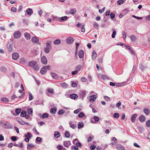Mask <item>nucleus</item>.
<instances>
[{
	"mask_svg": "<svg viewBox=\"0 0 150 150\" xmlns=\"http://www.w3.org/2000/svg\"><path fill=\"white\" fill-rule=\"evenodd\" d=\"M51 48V44L49 42H47L46 44V47L44 48V51L47 54L49 53L50 51Z\"/></svg>",
	"mask_w": 150,
	"mask_h": 150,
	"instance_id": "f257e3e1",
	"label": "nucleus"
},
{
	"mask_svg": "<svg viewBox=\"0 0 150 150\" xmlns=\"http://www.w3.org/2000/svg\"><path fill=\"white\" fill-rule=\"evenodd\" d=\"M32 135L30 132H28L24 135L25 138L24 141L26 142H28L30 140V139L32 137Z\"/></svg>",
	"mask_w": 150,
	"mask_h": 150,
	"instance_id": "f03ea898",
	"label": "nucleus"
},
{
	"mask_svg": "<svg viewBox=\"0 0 150 150\" xmlns=\"http://www.w3.org/2000/svg\"><path fill=\"white\" fill-rule=\"evenodd\" d=\"M7 47L8 51L11 52L13 49V42L12 41H9L7 45Z\"/></svg>",
	"mask_w": 150,
	"mask_h": 150,
	"instance_id": "7ed1b4c3",
	"label": "nucleus"
},
{
	"mask_svg": "<svg viewBox=\"0 0 150 150\" xmlns=\"http://www.w3.org/2000/svg\"><path fill=\"white\" fill-rule=\"evenodd\" d=\"M21 33L19 31L15 32L13 33V36L15 38H19L21 36Z\"/></svg>",
	"mask_w": 150,
	"mask_h": 150,
	"instance_id": "20e7f679",
	"label": "nucleus"
},
{
	"mask_svg": "<svg viewBox=\"0 0 150 150\" xmlns=\"http://www.w3.org/2000/svg\"><path fill=\"white\" fill-rule=\"evenodd\" d=\"M41 60L42 64L45 65L47 64V60L45 56H42L41 58Z\"/></svg>",
	"mask_w": 150,
	"mask_h": 150,
	"instance_id": "39448f33",
	"label": "nucleus"
},
{
	"mask_svg": "<svg viewBox=\"0 0 150 150\" xmlns=\"http://www.w3.org/2000/svg\"><path fill=\"white\" fill-rule=\"evenodd\" d=\"M49 93L53 94L54 93V90L52 88H48L47 89V92L46 93V95L48 96H50Z\"/></svg>",
	"mask_w": 150,
	"mask_h": 150,
	"instance_id": "423d86ee",
	"label": "nucleus"
},
{
	"mask_svg": "<svg viewBox=\"0 0 150 150\" xmlns=\"http://www.w3.org/2000/svg\"><path fill=\"white\" fill-rule=\"evenodd\" d=\"M66 40L67 43L71 44L73 43L74 41V39L72 37H69L67 38Z\"/></svg>",
	"mask_w": 150,
	"mask_h": 150,
	"instance_id": "0eeeda50",
	"label": "nucleus"
},
{
	"mask_svg": "<svg viewBox=\"0 0 150 150\" xmlns=\"http://www.w3.org/2000/svg\"><path fill=\"white\" fill-rule=\"evenodd\" d=\"M25 12H26V13L25 14V15H26L27 14L28 15L30 16L33 13V10L31 8H28Z\"/></svg>",
	"mask_w": 150,
	"mask_h": 150,
	"instance_id": "6e6552de",
	"label": "nucleus"
},
{
	"mask_svg": "<svg viewBox=\"0 0 150 150\" xmlns=\"http://www.w3.org/2000/svg\"><path fill=\"white\" fill-rule=\"evenodd\" d=\"M78 54L80 58H82L84 57V52L83 50H81L79 51Z\"/></svg>",
	"mask_w": 150,
	"mask_h": 150,
	"instance_id": "1a4fd4ad",
	"label": "nucleus"
},
{
	"mask_svg": "<svg viewBox=\"0 0 150 150\" xmlns=\"http://www.w3.org/2000/svg\"><path fill=\"white\" fill-rule=\"evenodd\" d=\"M4 127L6 129H11L12 128V126L8 122H7L4 124Z\"/></svg>",
	"mask_w": 150,
	"mask_h": 150,
	"instance_id": "9d476101",
	"label": "nucleus"
},
{
	"mask_svg": "<svg viewBox=\"0 0 150 150\" xmlns=\"http://www.w3.org/2000/svg\"><path fill=\"white\" fill-rule=\"evenodd\" d=\"M38 115L40 118H45L49 117V114L47 113H45L43 114L42 115L41 114H38Z\"/></svg>",
	"mask_w": 150,
	"mask_h": 150,
	"instance_id": "9b49d317",
	"label": "nucleus"
},
{
	"mask_svg": "<svg viewBox=\"0 0 150 150\" xmlns=\"http://www.w3.org/2000/svg\"><path fill=\"white\" fill-rule=\"evenodd\" d=\"M36 64V62L34 60L30 61L28 63V66L32 67H33Z\"/></svg>",
	"mask_w": 150,
	"mask_h": 150,
	"instance_id": "f8f14e48",
	"label": "nucleus"
},
{
	"mask_svg": "<svg viewBox=\"0 0 150 150\" xmlns=\"http://www.w3.org/2000/svg\"><path fill=\"white\" fill-rule=\"evenodd\" d=\"M19 57V55L17 53H13L12 55V58L14 60L17 59Z\"/></svg>",
	"mask_w": 150,
	"mask_h": 150,
	"instance_id": "ddd939ff",
	"label": "nucleus"
},
{
	"mask_svg": "<svg viewBox=\"0 0 150 150\" xmlns=\"http://www.w3.org/2000/svg\"><path fill=\"white\" fill-rule=\"evenodd\" d=\"M71 144V142L70 141H65L63 142L64 146L67 147H68Z\"/></svg>",
	"mask_w": 150,
	"mask_h": 150,
	"instance_id": "4468645a",
	"label": "nucleus"
},
{
	"mask_svg": "<svg viewBox=\"0 0 150 150\" xmlns=\"http://www.w3.org/2000/svg\"><path fill=\"white\" fill-rule=\"evenodd\" d=\"M32 42L34 43H37L39 41V39L36 37H33L31 39Z\"/></svg>",
	"mask_w": 150,
	"mask_h": 150,
	"instance_id": "2eb2a0df",
	"label": "nucleus"
},
{
	"mask_svg": "<svg viewBox=\"0 0 150 150\" xmlns=\"http://www.w3.org/2000/svg\"><path fill=\"white\" fill-rule=\"evenodd\" d=\"M54 137L56 138H58L61 136L60 133L58 131H55L54 132Z\"/></svg>",
	"mask_w": 150,
	"mask_h": 150,
	"instance_id": "dca6fc26",
	"label": "nucleus"
},
{
	"mask_svg": "<svg viewBox=\"0 0 150 150\" xmlns=\"http://www.w3.org/2000/svg\"><path fill=\"white\" fill-rule=\"evenodd\" d=\"M47 72V69L45 67H42L40 70V73L42 74H45Z\"/></svg>",
	"mask_w": 150,
	"mask_h": 150,
	"instance_id": "f3484780",
	"label": "nucleus"
},
{
	"mask_svg": "<svg viewBox=\"0 0 150 150\" xmlns=\"http://www.w3.org/2000/svg\"><path fill=\"white\" fill-rule=\"evenodd\" d=\"M96 98V96L95 95H92L90 97V101L91 102H94Z\"/></svg>",
	"mask_w": 150,
	"mask_h": 150,
	"instance_id": "a211bd4d",
	"label": "nucleus"
},
{
	"mask_svg": "<svg viewBox=\"0 0 150 150\" xmlns=\"http://www.w3.org/2000/svg\"><path fill=\"white\" fill-rule=\"evenodd\" d=\"M116 147L118 150H125L124 147L120 144H117L116 146Z\"/></svg>",
	"mask_w": 150,
	"mask_h": 150,
	"instance_id": "6ab92c4d",
	"label": "nucleus"
},
{
	"mask_svg": "<svg viewBox=\"0 0 150 150\" xmlns=\"http://www.w3.org/2000/svg\"><path fill=\"white\" fill-rule=\"evenodd\" d=\"M50 75L53 78L55 79H58V75L54 73H51Z\"/></svg>",
	"mask_w": 150,
	"mask_h": 150,
	"instance_id": "aec40b11",
	"label": "nucleus"
},
{
	"mask_svg": "<svg viewBox=\"0 0 150 150\" xmlns=\"http://www.w3.org/2000/svg\"><path fill=\"white\" fill-rule=\"evenodd\" d=\"M24 35L25 38L28 40H29L30 38V34L27 32H25L24 33Z\"/></svg>",
	"mask_w": 150,
	"mask_h": 150,
	"instance_id": "412c9836",
	"label": "nucleus"
},
{
	"mask_svg": "<svg viewBox=\"0 0 150 150\" xmlns=\"http://www.w3.org/2000/svg\"><path fill=\"white\" fill-rule=\"evenodd\" d=\"M0 100L1 101L6 103H7L9 102L8 99L6 97H1V98Z\"/></svg>",
	"mask_w": 150,
	"mask_h": 150,
	"instance_id": "4be33fe9",
	"label": "nucleus"
},
{
	"mask_svg": "<svg viewBox=\"0 0 150 150\" xmlns=\"http://www.w3.org/2000/svg\"><path fill=\"white\" fill-rule=\"evenodd\" d=\"M137 115L136 114H134L132 115L131 116V121L133 122H135L136 117H137Z\"/></svg>",
	"mask_w": 150,
	"mask_h": 150,
	"instance_id": "5701e85b",
	"label": "nucleus"
},
{
	"mask_svg": "<svg viewBox=\"0 0 150 150\" xmlns=\"http://www.w3.org/2000/svg\"><path fill=\"white\" fill-rule=\"evenodd\" d=\"M57 108H51L50 110V112L51 114H54L57 111Z\"/></svg>",
	"mask_w": 150,
	"mask_h": 150,
	"instance_id": "b1692460",
	"label": "nucleus"
},
{
	"mask_svg": "<svg viewBox=\"0 0 150 150\" xmlns=\"http://www.w3.org/2000/svg\"><path fill=\"white\" fill-rule=\"evenodd\" d=\"M57 148L58 150H67L65 148L60 145H59L57 146Z\"/></svg>",
	"mask_w": 150,
	"mask_h": 150,
	"instance_id": "393cba45",
	"label": "nucleus"
},
{
	"mask_svg": "<svg viewBox=\"0 0 150 150\" xmlns=\"http://www.w3.org/2000/svg\"><path fill=\"white\" fill-rule=\"evenodd\" d=\"M67 18L68 17L66 16L59 17V22H63L64 21L67 20Z\"/></svg>",
	"mask_w": 150,
	"mask_h": 150,
	"instance_id": "a878e982",
	"label": "nucleus"
},
{
	"mask_svg": "<svg viewBox=\"0 0 150 150\" xmlns=\"http://www.w3.org/2000/svg\"><path fill=\"white\" fill-rule=\"evenodd\" d=\"M35 145L33 144H28L27 149L28 150H30V148H33L35 147Z\"/></svg>",
	"mask_w": 150,
	"mask_h": 150,
	"instance_id": "bb28decb",
	"label": "nucleus"
},
{
	"mask_svg": "<svg viewBox=\"0 0 150 150\" xmlns=\"http://www.w3.org/2000/svg\"><path fill=\"white\" fill-rule=\"evenodd\" d=\"M27 114V112L25 110H22L20 114L21 116L23 117H25L26 116V115Z\"/></svg>",
	"mask_w": 150,
	"mask_h": 150,
	"instance_id": "cd10ccee",
	"label": "nucleus"
},
{
	"mask_svg": "<svg viewBox=\"0 0 150 150\" xmlns=\"http://www.w3.org/2000/svg\"><path fill=\"white\" fill-rule=\"evenodd\" d=\"M97 53L95 51H93L92 55V58L93 60H94L97 56Z\"/></svg>",
	"mask_w": 150,
	"mask_h": 150,
	"instance_id": "c85d7f7f",
	"label": "nucleus"
},
{
	"mask_svg": "<svg viewBox=\"0 0 150 150\" xmlns=\"http://www.w3.org/2000/svg\"><path fill=\"white\" fill-rule=\"evenodd\" d=\"M61 40L59 39H57L55 40L53 42V44L55 45H58L60 44Z\"/></svg>",
	"mask_w": 150,
	"mask_h": 150,
	"instance_id": "c756f323",
	"label": "nucleus"
},
{
	"mask_svg": "<svg viewBox=\"0 0 150 150\" xmlns=\"http://www.w3.org/2000/svg\"><path fill=\"white\" fill-rule=\"evenodd\" d=\"M139 120L142 122H144L145 120V117L144 116H141L139 118Z\"/></svg>",
	"mask_w": 150,
	"mask_h": 150,
	"instance_id": "7c9ffc66",
	"label": "nucleus"
},
{
	"mask_svg": "<svg viewBox=\"0 0 150 150\" xmlns=\"http://www.w3.org/2000/svg\"><path fill=\"white\" fill-rule=\"evenodd\" d=\"M65 112V111L62 109H60L58 112V114L59 115H61L63 114Z\"/></svg>",
	"mask_w": 150,
	"mask_h": 150,
	"instance_id": "2f4dec72",
	"label": "nucleus"
},
{
	"mask_svg": "<svg viewBox=\"0 0 150 150\" xmlns=\"http://www.w3.org/2000/svg\"><path fill=\"white\" fill-rule=\"evenodd\" d=\"M52 19L53 21H59V17L54 16L53 15L51 16Z\"/></svg>",
	"mask_w": 150,
	"mask_h": 150,
	"instance_id": "473e14b6",
	"label": "nucleus"
},
{
	"mask_svg": "<svg viewBox=\"0 0 150 150\" xmlns=\"http://www.w3.org/2000/svg\"><path fill=\"white\" fill-rule=\"evenodd\" d=\"M125 84V82L121 83H116V86L117 87H120L124 86Z\"/></svg>",
	"mask_w": 150,
	"mask_h": 150,
	"instance_id": "72a5a7b5",
	"label": "nucleus"
},
{
	"mask_svg": "<svg viewBox=\"0 0 150 150\" xmlns=\"http://www.w3.org/2000/svg\"><path fill=\"white\" fill-rule=\"evenodd\" d=\"M21 111V109L20 108H17L15 110V112L16 115H18Z\"/></svg>",
	"mask_w": 150,
	"mask_h": 150,
	"instance_id": "f704fd0d",
	"label": "nucleus"
},
{
	"mask_svg": "<svg viewBox=\"0 0 150 150\" xmlns=\"http://www.w3.org/2000/svg\"><path fill=\"white\" fill-rule=\"evenodd\" d=\"M28 96H29V98L28 100L29 101H30L32 100L33 98V97L32 94L30 92H28Z\"/></svg>",
	"mask_w": 150,
	"mask_h": 150,
	"instance_id": "c9c22d12",
	"label": "nucleus"
},
{
	"mask_svg": "<svg viewBox=\"0 0 150 150\" xmlns=\"http://www.w3.org/2000/svg\"><path fill=\"white\" fill-rule=\"evenodd\" d=\"M0 70L1 71L4 72L6 71L7 69L6 67H5L3 66L1 67Z\"/></svg>",
	"mask_w": 150,
	"mask_h": 150,
	"instance_id": "e433bc0d",
	"label": "nucleus"
},
{
	"mask_svg": "<svg viewBox=\"0 0 150 150\" xmlns=\"http://www.w3.org/2000/svg\"><path fill=\"white\" fill-rule=\"evenodd\" d=\"M66 138H69L70 136L69 133L67 131H66L64 134Z\"/></svg>",
	"mask_w": 150,
	"mask_h": 150,
	"instance_id": "4c0bfd02",
	"label": "nucleus"
},
{
	"mask_svg": "<svg viewBox=\"0 0 150 150\" xmlns=\"http://www.w3.org/2000/svg\"><path fill=\"white\" fill-rule=\"evenodd\" d=\"M28 113L30 115L31 114L33 113V111L32 108H30L28 109L27 110Z\"/></svg>",
	"mask_w": 150,
	"mask_h": 150,
	"instance_id": "58836bf2",
	"label": "nucleus"
},
{
	"mask_svg": "<svg viewBox=\"0 0 150 150\" xmlns=\"http://www.w3.org/2000/svg\"><path fill=\"white\" fill-rule=\"evenodd\" d=\"M42 140V138L40 137H37L35 139V142L37 143V142H41Z\"/></svg>",
	"mask_w": 150,
	"mask_h": 150,
	"instance_id": "ea45409f",
	"label": "nucleus"
},
{
	"mask_svg": "<svg viewBox=\"0 0 150 150\" xmlns=\"http://www.w3.org/2000/svg\"><path fill=\"white\" fill-rule=\"evenodd\" d=\"M102 78L104 80L109 79V78L105 75H103L102 76Z\"/></svg>",
	"mask_w": 150,
	"mask_h": 150,
	"instance_id": "a19ab883",
	"label": "nucleus"
},
{
	"mask_svg": "<svg viewBox=\"0 0 150 150\" xmlns=\"http://www.w3.org/2000/svg\"><path fill=\"white\" fill-rule=\"evenodd\" d=\"M61 85L62 87L64 88H66L68 87V85L66 83H62Z\"/></svg>",
	"mask_w": 150,
	"mask_h": 150,
	"instance_id": "79ce46f5",
	"label": "nucleus"
},
{
	"mask_svg": "<svg viewBox=\"0 0 150 150\" xmlns=\"http://www.w3.org/2000/svg\"><path fill=\"white\" fill-rule=\"evenodd\" d=\"M85 25H82L81 27V32H84L85 31Z\"/></svg>",
	"mask_w": 150,
	"mask_h": 150,
	"instance_id": "37998d69",
	"label": "nucleus"
},
{
	"mask_svg": "<svg viewBox=\"0 0 150 150\" xmlns=\"http://www.w3.org/2000/svg\"><path fill=\"white\" fill-rule=\"evenodd\" d=\"M69 125L70 127L72 128L73 129L75 128V125L74 124H72V122L70 121L69 122Z\"/></svg>",
	"mask_w": 150,
	"mask_h": 150,
	"instance_id": "c03bdc74",
	"label": "nucleus"
},
{
	"mask_svg": "<svg viewBox=\"0 0 150 150\" xmlns=\"http://www.w3.org/2000/svg\"><path fill=\"white\" fill-rule=\"evenodd\" d=\"M69 97L71 98L74 100H75V94L73 93L69 95Z\"/></svg>",
	"mask_w": 150,
	"mask_h": 150,
	"instance_id": "a18cd8bd",
	"label": "nucleus"
},
{
	"mask_svg": "<svg viewBox=\"0 0 150 150\" xmlns=\"http://www.w3.org/2000/svg\"><path fill=\"white\" fill-rule=\"evenodd\" d=\"M18 122L20 124L23 125H25V122L23 120H18Z\"/></svg>",
	"mask_w": 150,
	"mask_h": 150,
	"instance_id": "49530a36",
	"label": "nucleus"
},
{
	"mask_svg": "<svg viewBox=\"0 0 150 150\" xmlns=\"http://www.w3.org/2000/svg\"><path fill=\"white\" fill-rule=\"evenodd\" d=\"M83 123L82 122H80L79 123L78 125V128L79 129H80L83 127Z\"/></svg>",
	"mask_w": 150,
	"mask_h": 150,
	"instance_id": "de8ad7c7",
	"label": "nucleus"
},
{
	"mask_svg": "<svg viewBox=\"0 0 150 150\" xmlns=\"http://www.w3.org/2000/svg\"><path fill=\"white\" fill-rule=\"evenodd\" d=\"M84 115V114L83 112H81L78 114V116L79 117L81 118L83 117Z\"/></svg>",
	"mask_w": 150,
	"mask_h": 150,
	"instance_id": "09e8293b",
	"label": "nucleus"
},
{
	"mask_svg": "<svg viewBox=\"0 0 150 150\" xmlns=\"http://www.w3.org/2000/svg\"><path fill=\"white\" fill-rule=\"evenodd\" d=\"M124 2L123 0H119L117 1V4L118 5H120L123 4Z\"/></svg>",
	"mask_w": 150,
	"mask_h": 150,
	"instance_id": "8fccbe9b",
	"label": "nucleus"
},
{
	"mask_svg": "<svg viewBox=\"0 0 150 150\" xmlns=\"http://www.w3.org/2000/svg\"><path fill=\"white\" fill-rule=\"evenodd\" d=\"M35 71H37L39 69V67L36 64L33 67Z\"/></svg>",
	"mask_w": 150,
	"mask_h": 150,
	"instance_id": "3c124183",
	"label": "nucleus"
},
{
	"mask_svg": "<svg viewBox=\"0 0 150 150\" xmlns=\"http://www.w3.org/2000/svg\"><path fill=\"white\" fill-rule=\"evenodd\" d=\"M144 113L147 115H148L149 113V111L147 109H145L144 110Z\"/></svg>",
	"mask_w": 150,
	"mask_h": 150,
	"instance_id": "603ef678",
	"label": "nucleus"
},
{
	"mask_svg": "<svg viewBox=\"0 0 150 150\" xmlns=\"http://www.w3.org/2000/svg\"><path fill=\"white\" fill-rule=\"evenodd\" d=\"M11 10L12 11L14 12H15L17 11V8H16L14 7H12L11 8Z\"/></svg>",
	"mask_w": 150,
	"mask_h": 150,
	"instance_id": "864d4df0",
	"label": "nucleus"
},
{
	"mask_svg": "<svg viewBox=\"0 0 150 150\" xmlns=\"http://www.w3.org/2000/svg\"><path fill=\"white\" fill-rule=\"evenodd\" d=\"M17 137L16 136H13L11 137V139L13 141H15L17 140Z\"/></svg>",
	"mask_w": 150,
	"mask_h": 150,
	"instance_id": "5fc2aeb1",
	"label": "nucleus"
},
{
	"mask_svg": "<svg viewBox=\"0 0 150 150\" xmlns=\"http://www.w3.org/2000/svg\"><path fill=\"white\" fill-rule=\"evenodd\" d=\"M75 13V9H71L69 11V13L71 14H73Z\"/></svg>",
	"mask_w": 150,
	"mask_h": 150,
	"instance_id": "6e6d98bb",
	"label": "nucleus"
},
{
	"mask_svg": "<svg viewBox=\"0 0 150 150\" xmlns=\"http://www.w3.org/2000/svg\"><path fill=\"white\" fill-rule=\"evenodd\" d=\"M146 126L148 127H150V120L147 121L146 123Z\"/></svg>",
	"mask_w": 150,
	"mask_h": 150,
	"instance_id": "4d7b16f0",
	"label": "nucleus"
},
{
	"mask_svg": "<svg viewBox=\"0 0 150 150\" xmlns=\"http://www.w3.org/2000/svg\"><path fill=\"white\" fill-rule=\"evenodd\" d=\"M93 118L94 120H95V121L96 122H98L99 120V118L98 116H95Z\"/></svg>",
	"mask_w": 150,
	"mask_h": 150,
	"instance_id": "13d9d810",
	"label": "nucleus"
},
{
	"mask_svg": "<svg viewBox=\"0 0 150 150\" xmlns=\"http://www.w3.org/2000/svg\"><path fill=\"white\" fill-rule=\"evenodd\" d=\"M80 95L82 96H83L85 95V92L84 91H82L80 92Z\"/></svg>",
	"mask_w": 150,
	"mask_h": 150,
	"instance_id": "bf43d9fd",
	"label": "nucleus"
},
{
	"mask_svg": "<svg viewBox=\"0 0 150 150\" xmlns=\"http://www.w3.org/2000/svg\"><path fill=\"white\" fill-rule=\"evenodd\" d=\"M116 34V32L115 30L113 31L112 35V38H114L115 37Z\"/></svg>",
	"mask_w": 150,
	"mask_h": 150,
	"instance_id": "052dcab7",
	"label": "nucleus"
},
{
	"mask_svg": "<svg viewBox=\"0 0 150 150\" xmlns=\"http://www.w3.org/2000/svg\"><path fill=\"white\" fill-rule=\"evenodd\" d=\"M81 81L82 82H86L87 81V79L86 78L83 77L81 79Z\"/></svg>",
	"mask_w": 150,
	"mask_h": 150,
	"instance_id": "680f3d73",
	"label": "nucleus"
},
{
	"mask_svg": "<svg viewBox=\"0 0 150 150\" xmlns=\"http://www.w3.org/2000/svg\"><path fill=\"white\" fill-rule=\"evenodd\" d=\"M23 22L26 25H28V21L26 19H23Z\"/></svg>",
	"mask_w": 150,
	"mask_h": 150,
	"instance_id": "e2e57ef3",
	"label": "nucleus"
},
{
	"mask_svg": "<svg viewBox=\"0 0 150 150\" xmlns=\"http://www.w3.org/2000/svg\"><path fill=\"white\" fill-rule=\"evenodd\" d=\"M33 131L35 132L36 134H39V133L37 131L35 128L34 127L33 128Z\"/></svg>",
	"mask_w": 150,
	"mask_h": 150,
	"instance_id": "0e129e2a",
	"label": "nucleus"
},
{
	"mask_svg": "<svg viewBox=\"0 0 150 150\" xmlns=\"http://www.w3.org/2000/svg\"><path fill=\"white\" fill-rule=\"evenodd\" d=\"M82 25V24H81L79 22H78L77 24L76 25V26L78 27L79 28H80L81 27Z\"/></svg>",
	"mask_w": 150,
	"mask_h": 150,
	"instance_id": "69168bd1",
	"label": "nucleus"
},
{
	"mask_svg": "<svg viewBox=\"0 0 150 150\" xmlns=\"http://www.w3.org/2000/svg\"><path fill=\"white\" fill-rule=\"evenodd\" d=\"M113 116L115 118H118L119 117V115L117 113H115L114 114Z\"/></svg>",
	"mask_w": 150,
	"mask_h": 150,
	"instance_id": "338daca9",
	"label": "nucleus"
},
{
	"mask_svg": "<svg viewBox=\"0 0 150 150\" xmlns=\"http://www.w3.org/2000/svg\"><path fill=\"white\" fill-rule=\"evenodd\" d=\"M20 86V83L19 82H16L15 84V88H17Z\"/></svg>",
	"mask_w": 150,
	"mask_h": 150,
	"instance_id": "774afa93",
	"label": "nucleus"
}]
</instances>
